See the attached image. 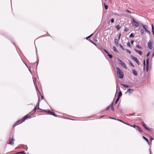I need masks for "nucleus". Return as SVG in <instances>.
Returning <instances> with one entry per match:
<instances>
[{"label":"nucleus","mask_w":154,"mask_h":154,"mask_svg":"<svg viewBox=\"0 0 154 154\" xmlns=\"http://www.w3.org/2000/svg\"><path fill=\"white\" fill-rule=\"evenodd\" d=\"M154 55V52L153 53V55Z\"/></svg>","instance_id":"4d7b16f0"},{"label":"nucleus","mask_w":154,"mask_h":154,"mask_svg":"<svg viewBox=\"0 0 154 154\" xmlns=\"http://www.w3.org/2000/svg\"><path fill=\"white\" fill-rule=\"evenodd\" d=\"M122 85L125 88H128L129 87L128 86L124 84H122Z\"/></svg>","instance_id":"473e14b6"},{"label":"nucleus","mask_w":154,"mask_h":154,"mask_svg":"<svg viewBox=\"0 0 154 154\" xmlns=\"http://www.w3.org/2000/svg\"><path fill=\"white\" fill-rule=\"evenodd\" d=\"M131 58L132 59H133L138 64V65H140V62L137 57L132 56H131Z\"/></svg>","instance_id":"423d86ee"},{"label":"nucleus","mask_w":154,"mask_h":154,"mask_svg":"<svg viewBox=\"0 0 154 154\" xmlns=\"http://www.w3.org/2000/svg\"><path fill=\"white\" fill-rule=\"evenodd\" d=\"M116 27L117 30H119L121 28L120 26L119 25L116 26Z\"/></svg>","instance_id":"f3484780"},{"label":"nucleus","mask_w":154,"mask_h":154,"mask_svg":"<svg viewBox=\"0 0 154 154\" xmlns=\"http://www.w3.org/2000/svg\"><path fill=\"white\" fill-rule=\"evenodd\" d=\"M143 65H144V67H145V60H144V61H143Z\"/></svg>","instance_id":"09e8293b"},{"label":"nucleus","mask_w":154,"mask_h":154,"mask_svg":"<svg viewBox=\"0 0 154 154\" xmlns=\"http://www.w3.org/2000/svg\"><path fill=\"white\" fill-rule=\"evenodd\" d=\"M125 11H126V12L128 13H131V11H130V10H128V9H126L125 10Z\"/></svg>","instance_id":"c85d7f7f"},{"label":"nucleus","mask_w":154,"mask_h":154,"mask_svg":"<svg viewBox=\"0 0 154 154\" xmlns=\"http://www.w3.org/2000/svg\"><path fill=\"white\" fill-rule=\"evenodd\" d=\"M126 51L128 53L130 54H131V51L128 49L126 50Z\"/></svg>","instance_id":"f704fd0d"},{"label":"nucleus","mask_w":154,"mask_h":154,"mask_svg":"<svg viewBox=\"0 0 154 154\" xmlns=\"http://www.w3.org/2000/svg\"><path fill=\"white\" fill-rule=\"evenodd\" d=\"M119 63L121 64L122 66L126 69H127V67L124 62H122L121 60H119Z\"/></svg>","instance_id":"39448f33"},{"label":"nucleus","mask_w":154,"mask_h":154,"mask_svg":"<svg viewBox=\"0 0 154 154\" xmlns=\"http://www.w3.org/2000/svg\"><path fill=\"white\" fill-rule=\"evenodd\" d=\"M136 47L137 48H140V49H142V47L141 46H140L139 45H137L136 46Z\"/></svg>","instance_id":"412c9836"},{"label":"nucleus","mask_w":154,"mask_h":154,"mask_svg":"<svg viewBox=\"0 0 154 154\" xmlns=\"http://www.w3.org/2000/svg\"><path fill=\"white\" fill-rule=\"evenodd\" d=\"M104 116H102L100 117V118H102Z\"/></svg>","instance_id":"864d4df0"},{"label":"nucleus","mask_w":154,"mask_h":154,"mask_svg":"<svg viewBox=\"0 0 154 154\" xmlns=\"http://www.w3.org/2000/svg\"><path fill=\"white\" fill-rule=\"evenodd\" d=\"M150 140L151 141H152L153 140V138H152V137H150Z\"/></svg>","instance_id":"49530a36"},{"label":"nucleus","mask_w":154,"mask_h":154,"mask_svg":"<svg viewBox=\"0 0 154 154\" xmlns=\"http://www.w3.org/2000/svg\"><path fill=\"white\" fill-rule=\"evenodd\" d=\"M122 95V93L121 91H120L118 94V97H120Z\"/></svg>","instance_id":"aec40b11"},{"label":"nucleus","mask_w":154,"mask_h":154,"mask_svg":"<svg viewBox=\"0 0 154 154\" xmlns=\"http://www.w3.org/2000/svg\"><path fill=\"white\" fill-rule=\"evenodd\" d=\"M121 35V34H120L119 35V38H118L119 40V39L120 38Z\"/></svg>","instance_id":"3c124183"},{"label":"nucleus","mask_w":154,"mask_h":154,"mask_svg":"<svg viewBox=\"0 0 154 154\" xmlns=\"http://www.w3.org/2000/svg\"><path fill=\"white\" fill-rule=\"evenodd\" d=\"M132 21L131 22L132 24L134 26H135L136 28L139 25L138 23L137 20H135L134 18H132Z\"/></svg>","instance_id":"7ed1b4c3"},{"label":"nucleus","mask_w":154,"mask_h":154,"mask_svg":"<svg viewBox=\"0 0 154 154\" xmlns=\"http://www.w3.org/2000/svg\"><path fill=\"white\" fill-rule=\"evenodd\" d=\"M132 71L133 74L136 76H137V73L136 70L134 69L132 70Z\"/></svg>","instance_id":"f8f14e48"},{"label":"nucleus","mask_w":154,"mask_h":154,"mask_svg":"<svg viewBox=\"0 0 154 154\" xmlns=\"http://www.w3.org/2000/svg\"><path fill=\"white\" fill-rule=\"evenodd\" d=\"M148 46L150 49H151L152 48V43L150 41H149L148 42Z\"/></svg>","instance_id":"6e6552de"},{"label":"nucleus","mask_w":154,"mask_h":154,"mask_svg":"<svg viewBox=\"0 0 154 154\" xmlns=\"http://www.w3.org/2000/svg\"><path fill=\"white\" fill-rule=\"evenodd\" d=\"M15 141V140L14 138V136H13L12 137H10L9 140L8 144L11 145H13L14 144V142Z\"/></svg>","instance_id":"20e7f679"},{"label":"nucleus","mask_w":154,"mask_h":154,"mask_svg":"<svg viewBox=\"0 0 154 154\" xmlns=\"http://www.w3.org/2000/svg\"><path fill=\"white\" fill-rule=\"evenodd\" d=\"M120 99V97H118V98H117V100H116V103H115V104H116L117 103V102L119 100V99Z\"/></svg>","instance_id":"2f4dec72"},{"label":"nucleus","mask_w":154,"mask_h":154,"mask_svg":"<svg viewBox=\"0 0 154 154\" xmlns=\"http://www.w3.org/2000/svg\"><path fill=\"white\" fill-rule=\"evenodd\" d=\"M128 30V28L126 27L124 30V31L125 32L127 31Z\"/></svg>","instance_id":"c9c22d12"},{"label":"nucleus","mask_w":154,"mask_h":154,"mask_svg":"<svg viewBox=\"0 0 154 154\" xmlns=\"http://www.w3.org/2000/svg\"><path fill=\"white\" fill-rule=\"evenodd\" d=\"M104 51L106 54H108L109 53L105 49H104Z\"/></svg>","instance_id":"de8ad7c7"},{"label":"nucleus","mask_w":154,"mask_h":154,"mask_svg":"<svg viewBox=\"0 0 154 154\" xmlns=\"http://www.w3.org/2000/svg\"><path fill=\"white\" fill-rule=\"evenodd\" d=\"M115 44L116 46H118V41L117 38L115 39Z\"/></svg>","instance_id":"9b49d317"},{"label":"nucleus","mask_w":154,"mask_h":154,"mask_svg":"<svg viewBox=\"0 0 154 154\" xmlns=\"http://www.w3.org/2000/svg\"><path fill=\"white\" fill-rule=\"evenodd\" d=\"M140 32L141 34H143L144 33V30H141L140 31Z\"/></svg>","instance_id":"e433bc0d"},{"label":"nucleus","mask_w":154,"mask_h":154,"mask_svg":"<svg viewBox=\"0 0 154 154\" xmlns=\"http://www.w3.org/2000/svg\"><path fill=\"white\" fill-rule=\"evenodd\" d=\"M145 31L146 32H147V33H148L149 34L150 33V32L148 31L147 29Z\"/></svg>","instance_id":"37998d69"},{"label":"nucleus","mask_w":154,"mask_h":154,"mask_svg":"<svg viewBox=\"0 0 154 154\" xmlns=\"http://www.w3.org/2000/svg\"><path fill=\"white\" fill-rule=\"evenodd\" d=\"M119 45V46H120V47L123 50H125V49L123 48V47L122 46V45L120 44Z\"/></svg>","instance_id":"72a5a7b5"},{"label":"nucleus","mask_w":154,"mask_h":154,"mask_svg":"<svg viewBox=\"0 0 154 154\" xmlns=\"http://www.w3.org/2000/svg\"><path fill=\"white\" fill-rule=\"evenodd\" d=\"M134 42V41L133 40H132L131 41V44L133 45V43Z\"/></svg>","instance_id":"8fccbe9b"},{"label":"nucleus","mask_w":154,"mask_h":154,"mask_svg":"<svg viewBox=\"0 0 154 154\" xmlns=\"http://www.w3.org/2000/svg\"><path fill=\"white\" fill-rule=\"evenodd\" d=\"M48 114H50L51 112V111L50 110L46 112Z\"/></svg>","instance_id":"58836bf2"},{"label":"nucleus","mask_w":154,"mask_h":154,"mask_svg":"<svg viewBox=\"0 0 154 154\" xmlns=\"http://www.w3.org/2000/svg\"><path fill=\"white\" fill-rule=\"evenodd\" d=\"M138 127V130L141 133L143 131L141 129V128L140 127Z\"/></svg>","instance_id":"a211bd4d"},{"label":"nucleus","mask_w":154,"mask_h":154,"mask_svg":"<svg viewBox=\"0 0 154 154\" xmlns=\"http://www.w3.org/2000/svg\"><path fill=\"white\" fill-rule=\"evenodd\" d=\"M91 42L93 43H94V44H95H95L94 43V42H93L92 41H91Z\"/></svg>","instance_id":"6e6d98bb"},{"label":"nucleus","mask_w":154,"mask_h":154,"mask_svg":"<svg viewBox=\"0 0 154 154\" xmlns=\"http://www.w3.org/2000/svg\"><path fill=\"white\" fill-rule=\"evenodd\" d=\"M127 45L129 46V47H130V48H131V45L130 44V43L128 42L127 43Z\"/></svg>","instance_id":"4be33fe9"},{"label":"nucleus","mask_w":154,"mask_h":154,"mask_svg":"<svg viewBox=\"0 0 154 154\" xmlns=\"http://www.w3.org/2000/svg\"><path fill=\"white\" fill-rule=\"evenodd\" d=\"M146 69L147 71L148 70V66H149V59L148 58H147L146 60Z\"/></svg>","instance_id":"1a4fd4ad"},{"label":"nucleus","mask_w":154,"mask_h":154,"mask_svg":"<svg viewBox=\"0 0 154 154\" xmlns=\"http://www.w3.org/2000/svg\"><path fill=\"white\" fill-rule=\"evenodd\" d=\"M37 104L36 106H37ZM37 109V106L35 107L33 109L34 112H35Z\"/></svg>","instance_id":"4c0bfd02"},{"label":"nucleus","mask_w":154,"mask_h":154,"mask_svg":"<svg viewBox=\"0 0 154 154\" xmlns=\"http://www.w3.org/2000/svg\"><path fill=\"white\" fill-rule=\"evenodd\" d=\"M127 91L130 92V93H132V91H133V90L132 89H128L127 90Z\"/></svg>","instance_id":"6ab92c4d"},{"label":"nucleus","mask_w":154,"mask_h":154,"mask_svg":"<svg viewBox=\"0 0 154 154\" xmlns=\"http://www.w3.org/2000/svg\"><path fill=\"white\" fill-rule=\"evenodd\" d=\"M108 55L109 57L110 58H111L112 57V55L111 54H109V53H108Z\"/></svg>","instance_id":"a878e982"},{"label":"nucleus","mask_w":154,"mask_h":154,"mask_svg":"<svg viewBox=\"0 0 154 154\" xmlns=\"http://www.w3.org/2000/svg\"><path fill=\"white\" fill-rule=\"evenodd\" d=\"M117 70V74L118 77L120 79L123 78L124 74L122 71L119 67H116Z\"/></svg>","instance_id":"f03ea898"},{"label":"nucleus","mask_w":154,"mask_h":154,"mask_svg":"<svg viewBox=\"0 0 154 154\" xmlns=\"http://www.w3.org/2000/svg\"><path fill=\"white\" fill-rule=\"evenodd\" d=\"M142 125L146 130L149 131H151V129L147 128L146 125L144 122H143L142 123Z\"/></svg>","instance_id":"0eeeda50"},{"label":"nucleus","mask_w":154,"mask_h":154,"mask_svg":"<svg viewBox=\"0 0 154 154\" xmlns=\"http://www.w3.org/2000/svg\"><path fill=\"white\" fill-rule=\"evenodd\" d=\"M113 49L114 51H115L116 53H118V51L117 50L116 48L114 46L113 47Z\"/></svg>","instance_id":"dca6fc26"},{"label":"nucleus","mask_w":154,"mask_h":154,"mask_svg":"<svg viewBox=\"0 0 154 154\" xmlns=\"http://www.w3.org/2000/svg\"><path fill=\"white\" fill-rule=\"evenodd\" d=\"M93 34V33H92V34H91V35H90L89 36H88L86 38V39H87V40H88V38H90Z\"/></svg>","instance_id":"5701e85b"},{"label":"nucleus","mask_w":154,"mask_h":154,"mask_svg":"<svg viewBox=\"0 0 154 154\" xmlns=\"http://www.w3.org/2000/svg\"><path fill=\"white\" fill-rule=\"evenodd\" d=\"M50 115H53V116H56V114H55L54 112H51Z\"/></svg>","instance_id":"393cba45"},{"label":"nucleus","mask_w":154,"mask_h":154,"mask_svg":"<svg viewBox=\"0 0 154 154\" xmlns=\"http://www.w3.org/2000/svg\"><path fill=\"white\" fill-rule=\"evenodd\" d=\"M143 28L144 29L145 31L147 29L146 27V25H143Z\"/></svg>","instance_id":"7c9ffc66"},{"label":"nucleus","mask_w":154,"mask_h":154,"mask_svg":"<svg viewBox=\"0 0 154 154\" xmlns=\"http://www.w3.org/2000/svg\"><path fill=\"white\" fill-rule=\"evenodd\" d=\"M130 66H132L133 67H134V65L131 62V61L130 62Z\"/></svg>","instance_id":"bb28decb"},{"label":"nucleus","mask_w":154,"mask_h":154,"mask_svg":"<svg viewBox=\"0 0 154 154\" xmlns=\"http://www.w3.org/2000/svg\"><path fill=\"white\" fill-rule=\"evenodd\" d=\"M139 127V126H137L136 127V128H135L138 130V127Z\"/></svg>","instance_id":"603ef678"},{"label":"nucleus","mask_w":154,"mask_h":154,"mask_svg":"<svg viewBox=\"0 0 154 154\" xmlns=\"http://www.w3.org/2000/svg\"><path fill=\"white\" fill-rule=\"evenodd\" d=\"M118 120L121 122H122L124 124H125V123H125L124 122H123V121H122V120H120V119H118Z\"/></svg>","instance_id":"79ce46f5"},{"label":"nucleus","mask_w":154,"mask_h":154,"mask_svg":"<svg viewBox=\"0 0 154 154\" xmlns=\"http://www.w3.org/2000/svg\"><path fill=\"white\" fill-rule=\"evenodd\" d=\"M111 109L112 110L114 111V109L113 107L112 106H111Z\"/></svg>","instance_id":"c03bdc74"},{"label":"nucleus","mask_w":154,"mask_h":154,"mask_svg":"<svg viewBox=\"0 0 154 154\" xmlns=\"http://www.w3.org/2000/svg\"><path fill=\"white\" fill-rule=\"evenodd\" d=\"M143 138L147 142L149 143V141L145 137H144V136H143Z\"/></svg>","instance_id":"b1692460"},{"label":"nucleus","mask_w":154,"mask_h":154,"mask_svg":"<svg viewBox=\"0 0 154 154\" xmlns=\"http://www.w3.org/2000/svg\"><path fill=\"white\" fill-rule=\"evenodd\" d=\"M134 50L136 52H137V53L139 54L140 55H142V51H140L138 50H137L136 49H134Z\"/></svg>","instance_id":"9d476101"},{"label":"nucleus","mask_w":154,"mask_h":154,"mask_svg":"<svg viewBox=\"0 0 154 154\" xmlns=\"http://www.w3.org/2000/svg\"><path fill=\"white\" fill-rule=\"evenodd\" d=\"M104 7L106 10H107L108 8V6L107 5H105V4H104Z\"/></svg>","instance_id":"cd10ccee"},{"label":"nucleus","mask_w":154,"mask_h":154,"mask_svg":"<svg viewBox=\"0 0 154 154\" xmlns=\"http://www.w3.org/2000/svg\"><path fill=\"white\" fill-rule=\"evenodd\" d=\"M150 52H148L147 54V55H146V56H147V57H149V55H150Z\"/></svg>","instance_id":"a19ab883"},{"label":"nucleus","mask_w":154,"mask_h":154,"mask_svg":"<svg viewBox=\"0 0 154 154\" xmlns=\"http://www.w3.org/2000/svg\"><path fill=\"white\" fill-rule=\"evenodd\" d=\"M109 109V106L107 107L106 109V110H108Z\"/></svg>","instance_id":"a18cd8bd"},{"label":"nucleus","mask_w":154,"mask_h":154,"mask_svg":"<svg viewBox=\"0 0 154 154\" xmlns=\"http://www.w3.org/2000/svg\"><path fill=\"white\" fill-rule=\"evenodd\" d=\"M114 20L113 18H112L111 20V21L112 23H113L114 22Z\"/></svg>","instance_id":"ea45409f"},{"label":"nucleus","mask_w":154,"mask_h":154,"mask_svg":"<svg viewBox=\"0 0 154 154\" xmlns=\"http://www.w3.org/2000/svg\"><path fill=\"white\" fill-rule=\"evenodd\" d=\"M31 117V116L30 115H26L24 116L21 119L18 121L16 123H15L13 125V128H14L16 125L22 123V122H24L25 120L28 119H30Z\"/></svg>","instance_id":"f257e3e1"},{"label":"nucleus","mask_w":154,"mask_h":154,"mask_svg":"<svg viewBox=\"0 0 154 154\" xmlns=\"http://www.w3.org/2000/svg\"><path fill=\"white\" fill-rule=\"evenodd\" d=\"M26 154L25 152H24V151H22V152H18L16 153H15V154Z\"/></svg>","instance_id":"2eb2a0df"},{"label":"nucleus","mask_w":154,"mask_h":154,"mask_svg":"<svg viewBox=\"0 0 154 154\" xmlns=\"http://www.w3.org/2000/svg\"><path fill=\"white\" fill-rule=\"evenodd\" d=\"M152 32L153 35H154V27L153 24H152Z\"/></svg>","instance_id":"4468645a"},{"label":"nucleus","mask_w":154,"mask_h":154,"mask_svg":"<svg viewBox=\"0 0 154 154\" xmlns=\"http://www.w3.org/2000/svg\"><path fill=\"white\" fill-rule=\"evenodd\" d=\"M125 124H126L129 126H131L132 127H134L135 128H136V127L137 126L136 125H135L134 124L133 125H130L129 123H125Z\"/></svg>","instance_id":"ddd939ff"},{"label":"nucleus","mask_w":154,"mask_h":154,"mask_svg":"<svg viewBox=\"0 0 154 154\" xmlns=\"http://www.w3.org/2000/svg\"><path fill=\"white\" fill-rule=\"evenodd\" d=\"M134 36V35L133 33H131L129 36V37L131 38H133Z\"/></svg>","instance_id":"c756f323"},{"label":"nucleus","mask_w":154,"mask_h":154,"mask_svg":"<svg viewBox=\"0 0 154 154\" xmlns=\"http://www.w3.org/2000/svg\"><path fill=\"white\" fill-rule=\"evenodd\" d=\"M110 118L111 119H114L113 118H112V117H110Z\"/></svg>","instance_id":"5fc2aeb1"},{"label":"nucleus","mask_w":154,"mask_h":154,"mask_svg":"<svg viewBox=\"0 0 154 154\" xmlns=\"http://www.w3.org/2000/svg\"><path fill=\"white\" fill-rule=\"evenodd\" d=\"M38 109H40L39 108V107H38Z\"/></svg>","instance_id":"13d9d810"}]
</instances>
